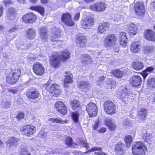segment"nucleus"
<instances>
[{
    "label": "nucleus",
    "mask_w": 155,
    "mask_h": 155,
    "mask_svg": "<svg viewBox=\"0 0 155 155\" xmlns=\"http://www.w3.org/2000/svg\"><path fill=\"white\" fill-rule=\"evenodd\" d=\"M147 150V147L141 142H135L132 146V152L135 155L145 154V152Z\"/></svg>",
    "instance_id": "nucleus-1"
},
{
    "label": "nucleus",
    "mask_w": 155,
    "mask_h": 155,
    "mask_svg": "<svg viewBox=\"0 0 155 155\" xmlns=\"http://www.w3.org/2000/svg\"><path fill=\"white\" fill-rule=\"evenodd\" d=\"M21 73V70L18 69L12 70L7 75L6 81L7 82L11 84L15 83L19 79Z\"/></svg>",
    "instance_id": "nucleus-2"
},
{
    "label": "nucleus",
    "mask_w": 155,
    "mask_h": 155,
    "mask_svg": "<svg viewBox=\"0 0 155 155\" xmlns=\"http://www.w3.org/2000/svg\"><path fill=\"white\" fill-rule=\"evenodd\" d=\"M117 38L115 35L109 34L106 36L104 41V45L107 49H111L115 45Z\"/></svg>",
    "instance_id": "nucleus-3"
},
{
    "label": "nucleus",
    "mask_w": 155,
    "mask_h": 155,
    "mask_svg": "<svg viewBox=\"0 0 155 155\" xmlns=\"http://www.w3.org/2000/svg\"><path fill=\"white\" fill-rule=\"evenodd\" d=\"M105 111L109 114H113L116 113V109L114 103L110 101H105L104 104Z\"/></svg>",
    "instance_id": "nucleus-4"
},
{
    "label": "nucleus",
    "mask_w": 155,
    "mask_h": 155,
    "mask_svg": "<svg viewBox=\"0 0 155 155\" xmlns=\"http://www.w3.org/2000/svg\"><path fill=\"white\" fill-rule=\"evenodd\" d=\"M86 110L90 117H94L97 114V106L93 103H89L87 106Z\"/></svg>",
    "instance_id": "nucleus-5"
},
{
    "label": "nucleus",
    "mask_w": 155,
    "mask_h": 155,
    "mask_svg": "<svg viewBox=\"0 0 155 155\" xmlns=\"http://www.w3.org/2000/svg\"><path fill=\"white\" fill-rule=\"evenodd\" d=\"M94 23V19L92 17H89L83 19L81 21L82 27L85 29H90L93 25Z\"/></svg>",
    "instance_id": "nucleus-6"
},
{
    "label": "nucleus",
    "mask_w": 155,
    "mask_h": 155,
    "mask_svg": "<svg viewBox=\"0 0 155 155\" xmlns=\"http://www.w3.org/2000/svg\"><path fill=\"white\" fill-rule=\"evenodd\" d=\"M35 129V127L34 126L28 125L22 127L21 130L24 134L30 137L33 135Z\"/></svg>",
    "instance_id": "nucleus-7"
},
{
    "label": "nucleus",
    "mask_w": 155,
    "mask_h": 155,
    "mask_svg": "<svg viewBox=\"0 0 155 155\" xmlns=\"http://www.w3.org/2000/svg\"><path fill=\"white\" fill-rule=\"evenodd\" d=\"M134 9L136 13L138 15L141 16L143 15L145 13L144 5L142 2H136L134 5Z\"/></svg>",
    "instance_id": "nucleus-8"
},
{
    "label": "nucleus",
    "mask_w": 155,
    "mask_h": 155,
    "mask_svg": "<svg viewBox=\"0 0 155 155\" xmlns=\"http://www.w3.org/2000/svg\"><path fill=\"white\" fill-rule=\"evenodd\" d=\"M20 142V139L15 137H11L7 140L6 146L11 148L16 147Z\"/></svg>",
    "instance_id": "nucleus-9"
},
{
    "label": "nucleus",
    "mask_w": 155,
    "mask_h": 155,
    "mask_svg": "<svg viewBox=\"0 0 155 155\" xmlns=\"http://www.w3.org/2000/svg\"><path fill=\"white\" fill-rule=\"evenodd\" d=\"M61 18L62 21L68 26H71L74 24V22L71 19V15L68 13L63 14Z\"/></svg>",
    "instance_id": "nucleus-10"
},
{
    "label": "nucleus",
    "mask_w": 155,
    "mask_h": 155,
    "mask_svg": "<svg viewBox=\"0 0 155 155\" xmlns=\"http://www.w3.org/2000/svg\"><path fill=\"white\" fill-rule=\"evenodd\" d=\"M60 59L58 53L53 54L50 58V63L51 66L54 68L59 66L61 63Z\"/></svg>",
    "instance_id": "nucleus-11"
},
{
    "label": "nucleus",
    "mask_w": 155,
    "mask_h": 155,
    "mask_svg": "<svg viewBox=\"0 0 155 155\" xmlns=\"http://www.w3.org/2000/svg\"><path fill=\"white\" fill-rule=\"evenodd\" d=\"M57 110L60 114L65 115L67 113V109L64 103L61 101H58L55 104Z\"/></svg>",
    "instance_id": "nucleus-12"
},
{
    "label": "nucleus",
    "mask_w": 155,
    "mask_h": 155,
    "mask_svg": "<svg viewBox=\"0 0 155 155\" xmlns=\"http://www.w3.org/2000/svg\"><path fill=\"white\" fill-rule=\"evenodd\" d=\"M39 92L37 89L31 88L28 90L26 95L28 98L35 99L39 97Z\"/></svg>",
    "instance_id": "nucleus-13"
},
{
    "label": "nucleus",
    "mask_w": 155,
    "mask_h": 155,
    "mask_svg": "<svg viewBox=\"0 0 155 155\" xmlns=\"http://www.w3.org/2000/svg\"><path fill=\"white\" fill-rule=\"evenodd\" d=\"M36 18V16L35 14L29 13L24 15L22 19L23 21L26 23H32L35 21Z\"/></svg>",
    "instance_id": "nucleus-14"
},
{
    "label": "nucleus",
    "mask_w": 155,
    "mask_h": 155,
    "mask_svg": "<svg viewBox=\"0 0 155 155\" xmlns=\"http://www.w3.org/2000/svg\"><path fill=\"white\" fill-rule=\"evenodd\" d=\"M33 70L37 75H42L45 72L44 69L42 65L38 62L35 63L33 65Z\"/></svg>",
    "instance_id": "nucleus-15"
},
{
    "label": "nucleus",
    "mask_w": 155,
    "mask_h": 155,
    "mask_svg": "<svg viewBox=\"0 0 155 155\" xmlns=\"http://www.w3.org/2000/svg\"><path fill=\"white\" fill-rule=\"evenodd\" d=\"M90 8L93 11H96L99 12H102L106 8V5L103 2L97 3L91 5Z\"/></svg>",
    "instance_id": "nucleus-16"
},
{
    "label": "nucleus",
    "mask_w": 155,
    "mask_h": 155,
    "mask_svg": "<svg viewBox=\"0 0 155 155\" xmlns=\"http://www.w3.org/2000/svg\"><path fill=\"white\" fill-rule=\"evenodd\" d=\"M49 92L53 96L58 97L60 94L59 86L55 84H52L50 87Z\"/></svg>",
    "instance_id": "nucleus-17"
},
{
    "label": "nucleus",
    "mask_w": 155,
    "mask_h": 155,
    "mask_svg": "<svg viewBox=\"0 0 155 155\" xmlns=\"http://www.w3.org/2000/svg\"><path fill=\"white\" fill-rule=\"evenodd\" d=\"M142 79L141 77L138 75L133 76L130 80V82L132 86L137 87L141 84Z\"/></svg>",
    "instance_id": "nucleus-18"
},
{
    "label": "nucleus",
    "mask_w": 155,
    "mask_h": 155,
    "mask_svg": "<svg viewBox=\"0 0 155 155\" xmlns=\"http://www.w3.org/2000/svg\"><path fill=\"white\" fill-rule=\"evenodd\" d=\"M53 35L51 36L50 40L53 44H56L59 41V38L60 37V32L59 30L52 31Z\"/></svg>",
    "instance_id": "nucleus-19"
},
{
    "label": "nucleus",
    "mask_w": 155,
    "mask_h": 155,
    "mask_svg": "<svg viewBox=\"0 0 155 155\" xmlns=\"http://www.w3.org/2000/svg\"><path fill=\"white\" fill-rule=\"evenodd\" d=\"M87 42L85 36H78L76 40L77 45L79 47H81L85 46Z\"/></svg>",
    "instance_id": "nucleus-20"
},
{
    "label": "nucleus",
    "mask_w": 155,
    "mask_h": 155,
    "mask_svg": "<svg viewBox=\"0 0 155 155\" xmlns=\"http://www.w3.org/2000/svg\"><path fill=\"white\" fill-rule=\"evenodd\" d=\"M118 37L120 38V43L121 45L124 47H125L127 45V38L126 37V34L124 32H120Z\"/></svg>",
    "instance_id": "nucleus-21"
},
{
    "label": "nucleus",
    "mask_w": 155,
    "mask_h": 155,
    "mask_svg": "<svg viewBox=\"0 0 155 155\" xmlns=\"http://www.w3.org/2000/svg\"><path fill=\"white\" fill-rule=\"evenodd\" d=\"M145 37L149 40L155 41V32L152 30L148 29L146 31Z\"/></svg>",
    "instance_id": "nucleus-22"
},
{
    "label": "nucleus",
    "mask_w": 155,
    "mask_h": 155,
    "mask_svg": "<svg viewBox=\"0 0 155 155\" xmlns=\"http://www.w3.org/2000/svg\"><path fill=\"white\" fill-rule=\"evenodd\" d=\"M127 27L128 30V32L130 35H136L138 29L137 25L133 23H131L128 25Z\"/></svg>",
    "instance_id": "nucleus-23"
},
{
    "label": "nucleus",
    "mask_w": 155,
    "mask_h": 155,
    "mask_svg": "<svg viewBox=\"0 0 155 155\" xmlns=\"http://www.w3.org/2000/svg\"><path fill=\"white\" fill-rule=\"evenodd\" d=\"M125 147V145L123 143L119 142L116 144L115 150L118 154L121 155L124 153Z\"/></svg>",
    "instance_id": "nucleus-24"
},
{
    "label": "nucleus",
    "mask_w": 155,
    "mask_h": 155,
    "mask_svg": "<svg viewBox=\"0 0 155 155\" xmlns=\"http://www.w3.org/2000/svg\"><path fill=\"white\" fill-rule=\"evenodd\" d=\"M147 114V109L143 108H141L138 112L137 117L140 120H144L145 119Z\"/></svg>",
    "instance_id": "nucleus-25"
},
{
    "label": "nucleus",
    "mask_w": 155,
    "mask_h": 155,
    "mask_svg": "<svg viewBox=\"0 0 155 155\" xmlns=\"http://www.w3.org/2000/svg\"><path fill=\"white\" fill-rule=\"evenodd\" d=\"M78 85L80 87L81 90L84 92L87 91L89 90L90 87V84L89 83L84 81L79 82Z\"/></svg>",
    "instance_id": "nucleus-26"
},
{
    "label": "nucleus",
    "mask_w": 155,
    "mask_h": 155,
    "mask_svg": "<svg viewBox=\"0 0 155 155\" xmlns=\"http://www.w3.org/2000/svg\"><path fill=\"white\" fill-rule=\"evenodd\" d=\"M133 69L137 70H139L143 68L144 67L143 63L139 61H136L133 62L132 64Z\"/></svg>",
    "instance_id": "nucleus-27"
},
{
    "label": "nucleus",
    "mask_w": 155,
    "mask_h": 155,
    "mask_svg": "<svg viewBox=\"0 0 155 155\" xmlns=\"http://www.w3.org/2000/svg\"><path fill=\"white\" fill-rule=\"evenodd\" d=\"M109 28V24L107 23L104 22L99 24L97 28L98 32L104 33Z\"/></svg>",
    "instance_id": "nucleus-28"
},
{
    "label": "nucleus",
    "mask_w": 155,
    "mask_h": 155,
    "mask_svg": "<svg viewBox=\"0 0 155 155\" xmlns=\"http://www.w3.org/2000/svg\"><path fill=\"white\" fill-rule=\"evenodd\" d=\"M141 46L138 42H133L131 45L130 50L134 53L138 52L140 50Z\"/></svg>",
    "instance_id": "nucleus-29"
},
{
    "label": "nucleus",
    "mask_w": 155,
    "mask_h": 155,
    "mask_svg": "<svg viewBox=\"0 0 155 155\" xmlns=\"http://www.w3.org/2000/svg\"><path fill=\"white\" fill-rule=\"evenodd\" d=\"M106 125L111 130H114L116 127L114 120L111 118H107L105 120Z\"/></svg>",
    "instance_id": "nucleus-30"
},
{
    "label": "nucleus",
    "mask_w": 155,
    "mask_h": 155,
    "mask_svg": "<svg viewBox=\"0 0 155 155\" xmlns=\"http://www.w3.org/2000/svg\"><path fill=\"white\" fill-rule=\"evenodd\" d=\"M36 34V31L33 28H28L27 31V37L30 39L35 38Z\"/></svg>",
    "instance_id": "nucleus-31"
},
{
    "label": "nucleus",
    "mask_w": 155,
    "mask_h": 155,
    "mask_svg": "<svg viewBox=\"0 0 155 155\" xmlns=\"http://www.w3.org/2000/svg\"><path fill=\"white\" fill-rule=\"evenodd\" d=\"M70 53L67 50H64L60 52L58 56L60 59L62 61L67 60L70 56Z\"/></svg>",
    "instance_id": "nucleus-32"
},
{
    "label": "nucleus",
    "mask_w": 155,
    "mask_h": 155,
    "mask_svg": "<svg viewBox=\"0 0 155 155\" xmlns=\"http://www.w3.org/2000/svg\"><path fill=\"white\" fill-rule=\"evenodd\" d=\"M65 78L64 80V87H67L68 86L67 83H72L73 75L69 72H68L66 73V75H65Z\"/></svg>",
    "instance_id": "nucleus-33"
},
{
    "label": "nucleus",
    "mask_w": 155,
    "mask_h": 155,
    "mask_svg": "<svg viewBox=\"0 0 155 155\" xmlns=\"http://www.w3.org/2000/svg\"><path fill=\"white\" fill-rule=\"evenodd\" d=\"M142 139L144 140V142H146L148 143H150L152 140V136L150 134L147 133L145 130V133L143 134L142 135Z\"/></svg>",
    "instance_id": "nucleus-34"
},
{
    "label": "nucleus",
    "mask_w": 155,
    "mask_h": 155,
    "mask_svg": "<svg viewBox=\"0 0 155 155\" xmlns=\"http://www.w3.org/2000/svg\"><path fill=\"white\" fill-rule=\"evenodd\" d=\"M102 149L100 147H94L92 148L91 149L88 150V152H92L95 151H98L96 152L95 153H96L98 155H106V153L102 151Z\"/></svg>",
    "instance_id": "nucleus-35"
},
{
    "label": "nucleus",
    "mask_w": 155,
    "mask_h": 155,
    "mask_svg": "<svg viewBox=\"0 0 155 155\" xmlns=\"http://www.w3.org/2000/svg\"><path fill=\"white\" fill-rule=\"evenodd\" d=\"M16 12V10L13 8H9L7 13L8 18L10 19H12L14 17Z\"/></svg>",
    "instance_id": "nucleus-36"
},
{
    "label": "nucleus",
    "mask_w": 155,
    "mask_h": 155,
    "mask_svg": "<svg viewBox=\"0 0 155 155\" xmlns=\"http://www.w3.org/2000/svg\"><path fill=\"white\" fill-rule=\"evenodd\" d=\"M113 75L118 78H121L125 75V72L120 71V70L117 69L113 71Z\"/></svg>",
    "instance_id": "nucleus-37"
},
{
    "label": "nucleus",
    "mask_w": 155,
    "mask_h": 155,
    "mask_svg": "<svg viewBox=\"0 0 155 155\" xmlns=\"http://www.w3.org/2000/svg\"><path fill=\"white\" fill-rule=\"evenodd\" d=\"M39 33L40 34L41 38L46 41L47 40L48 35H47L45 28L44 27L41 29L40 30Z\"/></svg>",
    "instance_id": "nucleus-38"
},
{
    "label": "nucleus",
    "mask_w": 155,
    "mask_h": 155,
    "mask_svg": "<svg viewBox=\"0 0 155 155\" xmlns=\"http://www.w3.org/2000/svg\"><path fill=\"white\" fill-rule=\"evenodd\" d=\"M30 9L31 10L38 12L42 15H43L44 12V8L43 7L40 6H31L30 7Z\"/></svg>",
    "instance_id": "nucleus-39"
},
{
    "label": "nucleus",
    "mask_w": 155,
    "mask_h": 155,
    "mask_svg": "<svg viewBox=\"0 0 155 155\" xmlns=\"http://www.w3.org/2000/svg\"><path fill=\"white\" fill-rule=\"evenodd\" d=\"M147 86L150 89L155 87V78L152 77L149 78L148 80Z\"/></svg>",
    "instance_id": "nucleus-40"
},
{
    "label": "nucleus",
    "mask_w": 155,
    "mask_h": 155,
    "mask_svg": "<svg viewBox=\"0 0 155 155\" xmlns=\"http://www.w3.org/2000/svg\"><path fill=\"white\" fill-rule=\"evenodd\" d=\"M71 116L72 120L75 123H78L79 121V114L78 111H76L72 112Z\"/></svg>",
    "instance_id": "nucleus-41"
},
{
    "label": "nucleus",
    "mask_w": 155,
    "mask_h": 155,
    "mask_svg": "<svg viewBox=\"0 0 155 155\" xmlns=\"http://www.w3.org/2000/svg\"><path fill=\"white\" fill-rule=\"evenodd\" d=\"M53 123H57L61 124H63L64 123H66L67 121L64 120H62L60 117H57L55 118H51L49 119Z\"/></svg>",
    "instance_id": "nucleus-42"
},
{
    "label": "nucleus",
    "mask_w": 155,
    "mask_h": 155,
    "mask_svg": "<svg viewBox=\"0 0 155 155\" xmlns=\"http://www.w3.org/2000/svg\"><path fill=\"white\" fill-rule=\"evenodd\" d=\"M71 105L72 108L75 110L79 108L80 102L78 100L75 99L71 101Z\"/></svg>",
    "instance_id": "nucleus-43"
},
{
    "label": "nucleus",
    "mask_w": 155,
    "mask_h": 155,
    "mask_svg": "<svg viewBox=\"0 0 155 155\" xmlns=\"http://www.w3.org/2000/svg\"><path fill=\"white\" fill-rule=\"evenodd\" d=\"M126 145L128 147H130L132 143L133 139L130 135H127L124 138Z\"/></svg>",
    "instance_id": "nucleus-44"
},
{
    "label": "nucleus",
    "mask_w": 155,
    "mask_h": 155,
    "mask_svg": "<svg viewBox=\"0 0 155 155\" xmlns=\"http://www.w3.org/2000/svg\"><path fill=\"white\" fill-rule=\"evenodd\" d=\"M154 47L152 46H147L145 47L144 50V52L146 54H148L149 53H152L153 52Z\"/></svg>",
    "instance_id": "nucleus-45"
},
{
    "label": "nucleus",
    "mask_w": 155,
    "mask_h": 155,
    "mask_svg": "<svg viewBox=\"0 0 155 155\" xmlns=\"http://www.w3.org/2000/svg\"><path fill=\"white\" fill-rule=\"evenodd\" d=\"M64 142L65 144L68 147H71L73 145V140L72 138L70 137H67L64 140Z\"/></svg>",
    "instance_id": "nucleus-46"
},
{
    "label": "nucleus",
    "mask_w": 155,
    "mask_h": 155,
    "mask_svg": "<svg viewBox=\"0 0 155 155\" xmlns=\"http://www.w3.org/2000/svg\"><path fill=\"white\" fill-rule=\"evenodd\" d=\"M20 147L21 150L20 153L21 155H30L26 151V148L24 147V146L21 145Z\"/></svg>",
    "instance_id": "nucleus-47"
},
{
    "label": "nucleus",
    "mask_w": 155,
    "mask_h": 155,
    "mask_svg": "<svg viewBox=\"0 0 155 155\" xmlns=\"http://www.w3.org/2000/svg\"><path fill=\"white\" fill-rule=\"evenodd\" d=\"M2 107L4 108H7L10 107L11 102L9 101H3L2 102Z\"/></svg>",
    "instance_id": "nucleus-48"
},
{
    "label": "nucleus",
    "mask_w": 155,
    "mask_h": 155,
    "mask_svg": "<svg viewBox=\"0 0 155 155\" xmlns=\"http://www.w3.org/2000/svg\"><path fill=\"white\" fill-rule=\"evenodd\" d=\"M122 125L125 128H127L129 127L130 121L128 119H126L123 120Z\"/></svg>",
    "instance_id": "nucleus-49"
},
{
    "label": "nucleus",
    "mask_w": 155,
    "mask_h": 155,
    "mask_svg": "<svg viewBox=\"0 0 155 155\" xmlns=\"http://www.w3.org/2000/svg\"><path fill=\"white\" fill-rule=\"evenodd\" d=\"M83 61L84 62V63H87L88 62L91 61L90 56L89 54H85L83 56Z\"/></svg>",
    "instance_id": "nucleus-50"
},
{
    "label": "nucleus",
    "mask_w": 155,
    "mask_h": 155,
    "mask_svg": "<svg viewBox=\"0 0 155 155\" xmlns=\"http://www.w3.org/2000/svg\"><path fill=\"white\" fill-rule=\"evenodd\" d=\"M79 144L82 146L85 147L87 149H88L90 148V146L84 140L80 141L79 142Z\"/></svg>",
    "instance_id": "nucleus-51"
},
{
    "label": "nucleus",
    "mask_w": 155,
    "mask_h": 155,
    "mask_svg": "<svg viewBox=\"0 0 155 155\" xmlns=\"http://www.w3.org/2000/svg\"><path fill=\"white\" fill-rule=\"evenodd\" d=\"M24 117V114L23 112H20L18 114L16 117V118L18 120L23 118Z\"/></svg>",
    "instance_id": "nucleus-52"
},
{
    "label": "nucleus",
    "mask_w": 155,
    "mask_h": 155,
    "mask_svg": "<svg viewBox=\"0 0 155 155\" xmlns=\"http://www.w3.org/2000/svg\"><path fill=\"white\" fill-rule=\"evenodd\" d=\"M119 15L117 14H115L112 17V19L115 21H118L120 19Z\"/></svg>",
    "instance_id": "nucleus-53"
},
{
    "label": "nucleus",
    "mask_w": 155,
    "mask_h": 155,
    "mask_svg": "<svg viewBox=\"0 0 155 155\" xmlns=\"http://www.w3.org/2000/svg\"><path fill=\"white\" fill-rule=\"evenodd\" d=\"M99 125V121L97 120L95 121L94 124L93 126V129L96 130L97 129Z\"/></svg>",
    "instance_id": "nucleus-54"
},
{
    "label": "nucleus",
    "mask_w": 155,
    "mask_h": 155,
    "mask_svg": "<svg viewBox=\"0 0 155 155\" xmlns=\"http://www.w3.org/2000/svg\"><path fill=\"white\" fill-rule=\"evenodd\" d=\"M18 91V90L14 88L9 89L8 91L9 93H11L13 94H15Z\"/></svg>",
    "instance_id": "nucleus-55"
},
{
    "label": "nucleus",
    "mask_w": 155,
    "mask_h": 155,
    "mask_svg": "<svg viewBox=\"0 0 155 155\" xmlns=\"http://www.w3.org/2000/svg\"><path fill=\"white\" fill-rule=\"evenodd\" d=\"M80 16V13H78L76 14L75 15L74 17V19L75 21H78L79 18Z\"/></svg>",
    "instance_id": "nucleus-56"
},
{
    "label": "nucleus",
    "mask_w": 155,
    "mask_h": 155,
    "mask_svg": "<svg viewBox=\"0 0 155 155\" xmlns=\"http://www.w3.org/2000/svg\"><path fill=\"white\" fill-rule=\"evenodd\" d=\"M127 89H124L123 90V94H126V95L125 96H123V94H122V97H124V98H125L126 97V96H127V94H128L129 93V92L128 91H127Z\"/></svg>",
    "instance_id": "nucleus-57"
},
{
    "label": "nucleus",
    "mask_w": 155,
    "mask_h": 155,
    "mask_svg": "<svg viewBox=\"0 0 155 155\" xmlns=\"http://www.w3.org/2000/svg\"><path fill=\"white\" fill-rule=\"evenodd\" d=\"M154 70V68L152 66L148 67L146 69V71H147L150 72Z\"/></svg>",
    "instance_id": "nucleus-58"
},
{
    "label": "nucleus",
    "mask_w": 155,
    "mask_h": 155,
    "mask_svg": "<svg viewBox=\"0 0 155 155\" xmlns=\"http://www.w3.org/2000/svg\"><path fill=\"white\" fill-rule=\"evenodd\" d=\"M106 130V129L105 128H101L100 130H98L99 132L101 133H104L105 132Z\"/></svg>",
    "instance_id": "nucleus-59"
},
{
    "label": "nucleus",
    "mask_w": 155,
    "mask_h": 155,
    "mask_svg": "<svg viewBox=\"0 0 155 155\" xmlns=\"http://www.w3.org/2000/svg\"><path fill=\"white\" fill-rule=\"evenodd\" d=\"M40 134L42 137H45L46 136V133L45 132H40Z\"/></svg>",
    "instance_id": "nucleus-60"
},
{
    "label": "nucleus",
    "mask_w": 155,
    "mask_h": 155,
    "mask_svg": "<svg viewBox=\"0 0 155 155\" xmlns=\"http://www.w3.org/2000/svg\"><path fill=\"white\" fill-rule=\"evenodd\" d=\"M12 1L10 0H5L4 1L5 4V5H7L8 4H10L12 3Z\"/></svg>",
    "instance_id": "nucleus-61"
},
{
    "label": "nucleus",
    "mask_w": 155,
    "mask_h": 155,
    "mask_svg": "<svg viewBox=\"0 0 155 155\" xmlns=\"http://www.w3.org/2000/svg\"><path fill=\"white\" fill-rule=\"evenodd\" d=\"M17 1L20 3L25 4L26 0H17Z\"/></svg>",
    "instance_id": "nucleus-62"
},
{
    "label": "nucleus",
    "mask_w": 155,
    "mask_h": 155,
    "mask_svg": "<svg viewBox=\"0 0 155 155\" xmlns=\"http://www.w3.org/2000/svg\"><path fill=\"white\" fill-rule=\"evenodd\" d=\"M17 29L16 28H13L10 29L9 31L10 32H15Z\"/></svg>",
    "instance_id": "nucleus-63"
},
{
    "label": "nucleus",
    "mask_w": 155,
    "mask_h": 155,
    "mask_svg": "<svg viewBox=\"0 0 155 155\" xmlns=\"http://www.w3.org/2000/svg\"><path fill=\"white\" fill-rule=\"evenodd\" d=\"M147 75L148 74L146 73H143L142 74V76L144 79L146 78Z\"/></svg>",
    "instance_id": "nucleus-64"
}]
</instances>
